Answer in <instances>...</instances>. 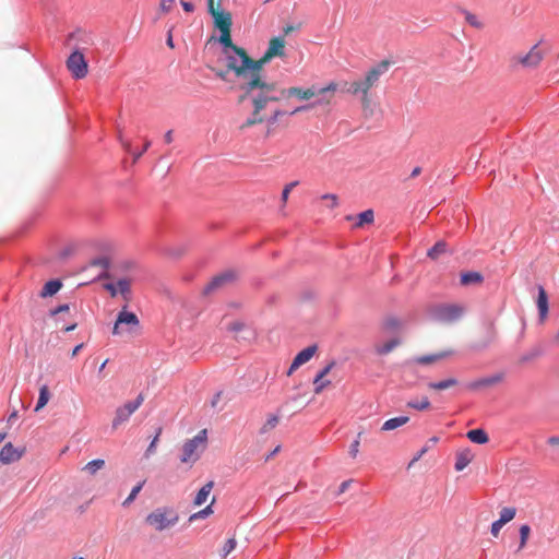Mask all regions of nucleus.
Returning <instances> with one entry per match:
<instances>
[{"instance_id": "1", "label": "nucleus", "mask_w": 559, "mask_h": 559, "mask_svg": "<svg viewBox=\"0 0 559 559\" xmlns=\"http://www.w3.org/2000/svg\"><path fill=\"white\" fill-rule=\"evenodd\" d=\"M224 56L227 69L233 71L238 79L246 81L241 88L250 96L253 105L252 114L240 126L241 130L263 122L264 118L261 111L270 102H278L284 97H296L299 100L307 102L293 109L289 112V115L293 116L309 111L316 107L331 105L334 94L337 91V84L335 82H330L323 87L311 85L309 87L293 86L278 90L276 84L267 83L261 78L262 62L252 60L242 48L231 47V50H228Z\"/></svg>"}, {"instance_id": "2", "label": "nucleus", "mask_w": 559, "mask_h": 559, "mask_svg": "<svg viewBox=\"0 0 559 559\" xmlns=\"http://www.w3.org/2000/svg\"><path fill=\"white\" fill-rule=\"evenodd\" d=\"M207 445V430H200L193 438L187 440L181 448L180 462L190 467L198 462Z\"/></svg>"}, {"instance_id": "3", "label": "nucleus", "mask_w": 559, "mask_h": 559, "mask_svg": "<svg viewBox=\"0 0 559 559\" xmlns=\"http://www.w3.org/2000/svg\"><path fill=\"white\" fill-rule=\"evenodd\" d=\"M179 520L178 513L169 507H160L148 513L145 523L155 531L162 532L174 526Z\"/></svg>"}, {"instance_id": "4", "label": "nucleus", "mask_w": 559, "mask_h": 559, "mask_svg": "<svg viewBox=\"0 0 559 559\" xmlns=\"http://www.w3.org/2000/svg\"><path fill=\"white\" fill-rule=\"evenodd\" d=\"M464 308L456 304H441L433 306L430 311V318L439 323H452L462 318Z\"/></svg>"}, {"instance_id": "5", "label": "nucleus", "mask_w": 559, "mask_h": 559, "mask_svg": "<svg viewBox=\"0 0 559 559\" xmlns=\"http://www.w3.org/2000/svg\"><path fill=\"white\" fill-rule=\"evenodd\" d=\"M221 1L207 0V12L213 17L214 26L218 31H228L231 28V14L219 10Z\"/></svg>"}, {"instance_id": "6", "label": "nucleus", "mask_w": 559, "mask_h": 559, "mask_svg": "<svg viewBox=\"0 0 559 559\" xmlns=\"http://www.w3.org/2000/svg\"><path fill=\"white\" fill-rule=\"evenodd\" d=\"M144 397L139 394L134 401L124 403L119 406L115 412V417L111 423L112 429H117L123 423L128 421L131 415L143 404Z\"/></svg>"}, {"instance_id": "7", "label": "nucleus", "mask_w": 559, "mask_h": 559, "mask_svg": "<svg viewBox=\"0 0 559 559\" xmlns=\"http://www.w3.org/2000/svg\"><path fill=\"white\" fill-rule=\"evenodd\" d=\"M67 68L76 80L85 78L88 72L87 61L79 49H75L67 59Z\"/></svg>"}, {"instance_id": "8", "label": "nucleus", "mask_w": 559, "mask_h": 559, "mask_svg": "<svg viewBox=\"0 0 559 559\" xmlns=\"http://www.w3.org/2000/svg\"><path fill=\"white\" fill-rule=\"evenodd\" d=\"M370 90H371V87L369 86V84H367L365 78L349 83L348 87L345 88V91L347 93L360 97L361 106H362L364 110H367L371 104V100L369 97Z\"/></svg>"}, {"instance_id": "9", "label": "nucleus", "mask_w": 559, "mask_h": 559, "mask_svg": "<svg viewBox=\"0 0 559 559\" xmlns=\"http://www.w3.org/2000/svg\"><path fill=\"white\" fill-rule=\"evenodd\" d=\"M544 56L545 50L539 46V44H536L530 49L527 53L516 56L514 59L524 68L534 69L540 63Z\"/></svg>"}, {"instance_id": "10", "label": "nucleus", "mask_w": 559, "mask_h": 559, "mask_svg": "<svg viewBox=\"0 0 559 559\" xmlns=\"http://www.w3.org/2000/svg\"><path fill=\"white\" fill-rule=\"evenodd\" d=\"M238 277V274L234 270H226L212 278V281L204 287V294H211L212 292L225 286L226 284L233 283Z\"/></svg>"}, {"instance_id": "11", "label": "nucleus", "mask_w": 559, "mask_h": 559, "mask_svg": "<svg viewBox=\"0 0 559 559\" xmlns=\"http://www.w3.org/2000/svg\"><path fill=\"white\" fill-rule=\"evenodd\" d=\"M121 324L128 325L130 331L140 325L139 318L135 313L128 311L127 306H124L117 316V320L112 329L114 335L120 334L119 325Z\"/></svg>"}, {"instance_id": "12", "label": "nucleus", "mask_w": 559, "mask_h": 559, "mask_svg": "<svg viewBox=\"0 0 559 559\" xmlns=\"http://www.w3.org/2000/svg\"><path fill=\"white\" fill-rule=\"evenodd\" d=\"M285 55V40L283 37H273L263 57L258 60L262 62V67L274 57H283Z\"/></svg>"}, {"instance_id": "13", "label": "nucleus", "mask_w": 559, "mask_h": 559, "mask_svg": "<svg viewBox=\"0 0 559 559\" xmlns=\"http://www.w3.org/2000/svg\"><path fill=\"white\" fill-rule=\"evenodd\" d=\"M25 451V447H14L11 442H8L0 450V463L11 464L17 462Z\"/></svg>"}, {"instance_id": "14", "label": "nucleus", "mask_w": 559, "mask_h": 559, "mask_svg": "<svg viewBox=\"0 0 559 559\" xmlns=\"http://www.w3.org/2000/svg\"><path fill=\"white\" fill-rule=\"evenodd\" d=\"M389 68L390 61L388 60H383L370 68L364 76L367 84H369L371 88L374 87L378 84L380 78L388 72Z\"/></svg>"}, {"instance_id": "15", "label": "nucleus", "mask_w": 559, "mask_h": 559, "mask_svg": "<svg viewBox=\"0 0 559 559\" xmlns=\"http://www.w3.org/2000/svg\"><path fill=\"white\" fill-rule=\"evenodd\" d=\"M389 68L390 61L388 60H383L370 68L364 76L367 84H369L371 88L374 87L378 84L380 78L388 72Z\"/></svg>"}, {"instance_id": "16", "label": "nucleus", "mask_w": 559, "mask_h": 559, "mask_svg": "<svg viewBox=\"0 0 559 559\" xmlns=\"http://www.w3.org/2000/svg\"><path fill=\"white\" fill-rule=\"evenodd\" d=\"M503 379L502 373H496L489 377L479 378L474 381H471L466 384V388L471 391H478L484 388L492 386L499 382H501Z\"/></svg>"}, {"instance_id": "17", "label": "nucleus", "mask_w": 559, "mask_h": 559, "mask_svg": "<svg viewBox=\"0 0 559 559\" xmlns=\"http://www.w3.org/2000/svg\"><path fill=\"white\" fill-rule=\"evenodd\" d=\"M537 308L539 322L544 323L548 314V297L543 286L538 287Z\"/></svg>"}, {"instance_id": "18", "label": "nucleus", "mask_w": 559, "mask_h": 559, "mask_svg": "<svg viewBox=\"0 0 559 559\" xmlns=\"http://www.w3.org/2000/svg\"><path fill=\"white\" fill-rule=\"evenodd\" d=\"M317 350L318 346L314 344L300 350L294 358V367H300L301 365L308 362L317 353Z\"/></svg>"}, {"instance_id": "19", "label": "nucleus", "mask_w": 559, "mask_h": 559, "mask_svg": "<svg viewBox=\"0 0 559 559\" xmlns=\"http://www.w3.org/2000/svg\"><path fill=\"white\" fill-rule=\"evenodd\" d=\"M213 487H214V481H212V480L204 484L197 492V495L193 499V504L202 506L203 503H205L210 497L211 491L213 490Z\"/></svg>"}, {"instance_id": "20", "label": "nucleus", "mask_w": 559, "mask_h": 559, "mask_svg": "<svg viewBox=\"0 0 559 559\" xmlns=\"http://www.w3.org/2000/svg\"><path fill=\"white\" fill-rule=\"evenodd\" d=\"M473 454L469 450H463L456 453L454 468L457 472L463 471L472 461Z\"/></svg>"}, {"instance_id": "21", "label": "nucleus", "mask_w": 559, "mask_h": 559, "mask_svg": "<svg viewBox=\"0 0 559 559\" xmlns=\"http://www.w3.org/2000/svg\"><path fill=\"white\" fill-rule=\"evenodd\" d=\"M408 421H409L408 416H399V417L390 418L383 423L381 430L382 431L394 430V429L407 424Z\"/></svg>"}, {"instance_id": "22", "label": "nucleus", "mask_w": 559, "mask_h": 559, "mask_svg": "<svg viewBox=\"0 0 559 559\" xmlns=\"http://www.w3.org/2000/svg\"><path fill=\"white\" fill-rule=\"evenodd\" d=\"M61 287H62V283L59 280L48 281L44 285V287H43V289H41L39 295L43 298L52 296V295L57 294Z\"/></svg>"}, {"instance_id": "23", "label": "nucleus", "mask_w": 559, "mask_h": 559, "mask_svg": "<svg viewBox=\"0 0 559 559\" xmlns=\"http://www.w3.org/2000/svg\"><path fill=\"white\" fill-rule=\"evenodd\" d=\"M466 436L472 442L477 444H485L489 440L487 432L480 428L469 430Z\"/></svg>"}, {"instance_id": "24", "label": "nucleus", "mask_w": 559, "mask_h": 559, "mask_svg": "<svg viewBox=\"0 0 559 559\" xmlns=\"http://www.w3.org/2000/svg\"><path fill=\"white\" fill-rule=\"evenodd\" d=\"M460 281L462 285L479 284L484 281V277L479 272L471 271L462 273Z\"/></svg>"}, {"instance_id": "25", "label": "nucleus", "mask_w": 559, "mask_h": 559, "mask_svg": "<svg viewBox=\"0 0 559 559\" xmlns=\"http://www.w3.org/2000/svg\"><path fill=\"white\" fill-rule=\"evenodd\" d=\"M447 356H448V353L442 352V353H438V354L418 356V357H415L413 359V361L418 365H429V364L436 362L440 359H443Z\"/></svg>"}, {"instance_id": "26", "label": "nucleus", "mask_w": 559, "mask_h": 559, "mask_svg": "<svg viewBox=\"0 0 559 559\" xmlns=\"http://www.w3.org/2000/svg\"><path fill=\"white\" fill-rule=\"evenodd\" d=\"M118 294H121L126 301L131 299L130 281L128 278H119L117 281Z\"/></svg>"}, {"instance_id": "27", "label": "nucleus", "mask_w": 559, "mask_h": 559, "mask_svg": "<svg viewBox=\"0 0 559 559\" xmlns=\"http://www.w3.org/2000/svg\"><path fill=\"white\" fill-rule=\"evenodd\" d=\"M49 399H50V393H49L48 385L44 384L39 389V396L37 400V404L35 406V412H38L39 409H41L48 403Z\"/></svg>"}, {"instance_id": "28", "label": "nucleus", "mask_w": 559, "mask_h": 559, "mask_svg": "<svg viewBox=\"0 0 559 559\" xmlns=\"http://www.w3.org/2000/svg\"><path fill=\"white\" fill-rule=\"evenodd\" d=\"M457 384L455 378H448L437 382H429L428 388L432 390H445Z\"/></svg>"}, {"instance_id": "29", "label": "nucleus", "mask_w": 559, "mask_h": 559, "mask_svg": "<svg viewBox=\"0 0 559 559\" xmlns=\"http://www.w3.org/2000/svg\"><path fill=\"white\" fill-rule=\"evenodd\" d=\"M215 502V498L213 497L212 498V501L210 504H207L204 509L193 513L190 515L189 518V522H193V521H197V520H200V519H205L207 516H210L214 511H213V503Z\"/></svg>"}, {"instance_id": "30", "label": "nucleus", "mask_w": 559, "mask_h": 559, "mask_svg": "<svg viewBox=\"0 0 559 559\" xmlns=\"http://www.w3.org/2000/svg\"><path fill=\"white\" fill-rule=\"evenodd\" d=\"M105 461L103 459H95L90 461L84 467L83 471L88 473L90 475H95L99 469L104 468Z\"/></svg>"}, {"instance_id": "31", "label": "nucleus", "mask_w": 559, "mask_h": 559, "mask_svg": "<svg viewBox=\"0 0 559 559\" xmlns=\"http://www.w3.org/2000/svg\"><path fill=\"white\" fill-rule=\"evenodd\" d=\"M219 32H221V36H219L218 40L223 46V53H226L228 50H231V47H237L231 41L230 29L219 31Z\"/></svg>"}, {"instance_id": "32", "label": "nucleus", "mask_w": 559, "mask_h": 559, "mask_svg": "<svg viewBox=\"0 0 559 559\" xmlns=\"http://www.w3.org/2000/svg\"><path fill=\"white\" fill-rule=\"evenodd\" d=\"M401 341L399 338H392L389 342L380 345L376 348L379 355H386L391 353L396 346H399Z\"/></svg>"}, {"instance_id": "33", "label": "nucleus", "mask_w": 559, "mask_h": 559, "mask_svg": "<svg viewBox=\"0 0 559 559\" xmlns=\"http://www.w3.org/2000/svg\"><path fill=\"white\" fill-rule=\"evenodd\" d=\"M447 250V243L444 241L436 242L427 252V255L430 259H437L440 254L444 253Z\"/></svg>"}, {"instance_id": "34", "label": "nucleus", "mask_w": 559, "mask_h": 559, "mask_svg": "<svg viewBox=\"0 0 559 559\" xmlns=\"http://www.w3.org/2000/svg\"><path fill=\"white\" fill-rule=\"evenodd\" d=\"M519 533H520V544H519L516 551H521L526 546L528 537H530V533H531L530 525H527V524L521 525Z\"/></svg>"}, {"instance_id": "35", "label": "nucleus", "mask_w": 559, "mask_h": 559, "mask_svg": "<svg viewBox=\"0 0 559 559\" xmlns=\"http://www.w3.org/2000/svg\"><path fill=\"white\" fill-rule=\"evenodd\" d=\"M373 218H374V214H373V211L372 210H366L361 213L358 214L357 216V222H356V226L357 227H361L362 225L365 224H370L373 222Z\"/></svg>"}, {"instance_id": "36", "label": "nucleus", "mask_w": 559, "mask_h": 559, "mask_svg": "<svg viewBox=\"0 0 559 559\" xmlns=\"http://www.w3.org/2000/svg\"><path fill=\"white\" fill-rule=\"evenodd\" d=\"M516 514V509L513 507H506L500 511L499 514V521L502 522L504 525L512 521Z\"/></svg>"}, {"instance_id": "37", "label": "nucleus", "mask_w": 559, "mask_h": 559, "mask_svg": "<svg viewBox=\"0 0 559 559\" xmlns=\"http://www.w3.org/2000/svg\"><path fill=\"white\" fill-rule=\"evenodd\" d=\"M407 407L417 409V411H425L430 407V402L427 396H424L420 401L412 400L407 402Z\"/></svg>"}, {"instance_id": "38", "label": "nucleus", "mask_w": 559, "mask_h": 559, "mask_svg": "<svg viewBox=\"0 0 559 559\" xmlns=\"http://www.w3.org/2000/svg\"><path fill=\"white\" fill-rule=\"evenodd\" d=\"M145 484V480H142L140 481L138 485H135L131 492L129 493V496L124 499V501L122 502V506L123 507H128L130 506L136 498V496L139 495V492L142 490L143 486Z\"/></svg>"}, {"instance_id": "39", "label": "nucleus", "mask_w": 559, "mask_h": 559, "mask_svg": "<svg viewBox=\"0 0 559 559\" xmlns=\"http://www.w3.org/2000/svg\"><path fill=\"white\" fill-rule=\"evenodd\" d=\"M278 420H280V416L276 415V414H272L267 417V420L266 423L263 425V427L261 428V433H265L267 432L269 430L273 429L276 427V425L278 424Z\"/></svg>"}, {"instance_id": "40", "label": "nucleus", "mask_w": 559, "mask_h": 559, "mask_svg": "<svg viewBox=\"0 0 559 559\" xmlns=\"http://www.w3.org/2000/svg\"><path fill=\"white\" fill-rule=\"evenodd\" d=\"M160 433H162V428L159 427L156 431L155 437L153 438V440L151 441V443L148 444V447L145 451L146 457H150L152 454H154L156 452V447H157V442L159 440Z\"/></svg>"}, {"instance_id": "41", "label": "nucleus", "mask_w": 559, "mask_h": 559, "mask_svg": "<svg viewBox=\"0 0 559 559\" xmlns=\"http://www.w3.org/2000/svg\"><path fill=\"white\" fill-rule=\"evenodd\" d=\"M237 546V542L234 537L228 538L222 548V558H226Z\"/></svg>"}, {"instance_id": "42", "label": "nucleus", "mask_w": 559, "mask_h": 559, "mask_svg": "<svg viewBox=\"0 0 559 559\" xmlns=\"http://www.w3.org/2000/svg\"><path fill=\"white\" fill-rule=\"evenodd\" d=\"M362 432H359L357 438L352 442L349 447V455L355 459L359 452L360 437Z\"/></svg>"}, {"instance_id": "43", "label": "nucleus", "mask_w": 559, "mask_h": 559, "mask_svg": "<svg viewBox=\"0 0 559 559\" xmlns=\"http://www.w3.org/2000/svg\"><path fill=\"white\" fill-rule=\"evenodd\" d=\"M298 183H299L298 181H292V182H289L288 185H286V186L284 187V189H283V191H282V197H281V199H282V202H283V203H286V202H287V199H288V195H289L290 191H292L296 186H298Z\"/></svg>"}, {"instance_id": "44", "label": "nucleus", "mask_w": 559, "mask_h": 559, "mask_svg": "<svg viewBox=\"0 0 559 559\" xmlns=\"http://www.w3.org/2000/svg\"><path fill=\"white\" fill-rule=\"evenodd\" d=\"M335 362L334 361H331L330 364H328L323 369H321L317 376H316V382H319L320 380H322L331 370L332 368L334 367Z\"/></svg>"}, {"instance_id": "45", "label": "nucleus", "mask_w": 559, "mask_h": 559, "mask_svg": "<svg viewBox=\"0 0 559 559\" xmlns=\"http://www.w3.org/2000/svg\"><path fill=\"white\" fill-rule=\"evenodd\" d=\"M152 142L150 140H146L143 147L140 148L139 152H133L132 155H133V163H136L140 157L150 148Z\"/></svg>"}, {"instance_id": "46", "label": "nucleus", "mask_w": 559, "mask_h": 559, "mask_svg": "<svg viewBox=\"0 0 559 559\" xmlns=\"http://www.w3.org/2000/svg\"><path fill=\"white\" fill-rule=\"evenodd\" d=\"M465 19H466V22L476 27V28H480L481 27V23L478 21L477 16L469 13V12H465Z\"/></svg>"}, {"instance_id": "47", "label": "nucleus", "mask_w": 559, "mask_h": 559, "mask_svg": "<svg viewBox=\"0 0 559 559\" xmlns=\"http://www.w3.org/2000/svg\"><path fill=\"white\" fill-rule=\"evenodd\" d=\"M222 395H223V392L222 391H218L214 394V396L212 397L211 400V406L212 408L214 409H218L221 411L223 408L222 405H219L221 403V399H222Z\"/></svg>"}, {"instance_id": "48", "label": "nucleus", "mask_w": 559, "mask_h": 559, "mask_svg": "<svg viewBox=\"0 0 559 559\" xmlns=\"http://www.w3.org/2000/svg\"><path fill=\"white\" fill-rule=\"evenodd\" d=\"M331 383L330 380H320L319 382H316V378L313 379V384H314V393L316 394H320L324 388H326L329 384Z\"/></svg>"}, {"instance_id": "49", "label": "nucleus", "mask_w": 559, "mask_h": 559, "mask_svg": "<svg viewBox=\"0 0 559 559\" xmlns=\"http://www.w3.org/2000/svg\"><path fill=\"white\" fill-rule=\"evenodd\" d=\"M322 200H329V203L330 204V207L331 209H334L336 206H338V198L336 194H333V193H326V194H323L321 197Z\"/></svg>"}, {"instance_id": "50", "label": "nucleus", "mask_w": 559, "mask_h": 559, "mask_svg": "<svg viewBox=\"0 0 559 559\" xmlns=\"http://www.w3.org/2000/svg\"><path fill=\"white\" fill-rule=\"evenodd\" d=\"M283 115H285V111L281 110V109H276L273 115L271 117L267 118V123L270 126H273L277 122L278 118L282 117Z\"/></svg>"}, {"instance_id": "51", "label": "nucleus", "mask_w": 559, "mask_h": 559, "mask_svg": "<svg viewBox=\"0 0 559 559\" xmlns=\"http://www.w3.org/2000/svg\"><path fill=\"white\" fill-rule=\"evenodd\" d=\"M400 326V321L396 318H390L385 320L384 328L386 330H395Z\"/></svg>"}, {"instance_id": "52", "label": "nucleus", "mask_w": 559, "mask_h": 559, "mask_svg": "<svg viewBox=\"0 0 559 559\" xmlns=\"http://www.w3.org/2000/svg\"><path fill=\"white\" fill-rule=\"evenodd\" d=\"M70 309L69 305L68 304H62V305H59L58 307H56L55 309H51L49 311V314L51 317H56L57 314L61 313V312H66Z\"/></svg>"}, {"instance_id": "53", "label": "nucleus", "mask_w": 559, "mask_h": 559, "mask_svg": "<svg viewBox=\"0 0 559 559\" xmlns=\"http://www.w3.org/2000/svg\"><path fill=\"white\" fill-rule=\"evenodd\" d=\"M503 525L504 524L502 522H500L499 520L492 522L491 527H490L491 535L497 537Z\"/></svg>"}, {"instance_id": "54", "label": "nucleus", "mask_w": 559, "mask_h": 559, "mask_svg": "<svg viewBox=\"0 0 559 559\" xmlns=\"http://www.w3.org/2000/svg\"><path fill=\"white\" fill-rule=\"evenodd\" d=\"M117 283H106L104 284V288L110 294L111 297H116L118 295Z\"/></svg>"}, {"instance_id": "55", "label": "nucleus", "mask_w": 559, "mask_h": 559, "mask_svg": "<svg viewBox=\"0 0 559 559\" xmlns=\"http://www.w3.org/2000/svg\"><path fill=\"white\" fill-rule=\"evenodd\" d=\"M243 328H245V323H243V322H241V321H235V322H233V323H230V324H229L228 330H229L230 332L238 333V332H240L241 330H243Z\"/></svg>"}, {"instance_id": "56", "label": "nucleus", "mask_w": 559, "mask_h": 559, "mask_svg": "<svg viewBox=\"0 0 559 559\" xmlns=\"http://www.w3.org/2000/svg\"><path fill=\"white\" fill-rule=\"evenodd\" d=\"M174 4V0H160V10L164 13H168Z\"/></svg>"}, {"instance_id": "57", "label": "nucleus", "mask_w": 559, "mask_h": 559, "mask_svg": "<svg viewBox=\"0 0 559 559\" xmlns=\"http://www.w3.org/2000/svg\"><path fill=\"white\" fill-rule=\"evenodd\" d=\"M540 354H542V353H540V350H539V349H535V350H533V352H531V353H528V354L524 355V356L521 358V360H522V361H528V360H531V359H533V358H535V357L539 356Z\"/></svg>"}, {"instance_id": "58", "label": "nucleus", "mask_w": 559, "mask_h": 559, "mask_svg": "<svg viewBox=\"0 0 559 559\" xmlns=\"http://www.w3.org/2000/svg\"><path fill=\"white\" fill-rule=\"evenodd\" d=\"M94 265H100L103 266L105 270H107L109 267V261L108 259L106 258H99V259H96L94 260L93 262Z\"/></svg>"}, {"instance_id": "59", "label": "nucleus", "mask_w": 559, "mask_h": 559, "mask_svg": "<svg viewBox=\"0 0 559 559\" xmlns=\"http://www.w3.org/2000/svg\"><path fill=\"white\" fill-rule=\"evenodd\" d=\"M180 3L183 8V10L186 12H193L194 11V5L193 3L189 2V1H185V0H180Z\"/></svg>"}, {"instance_id": "60", "label": "nucleus", "mask_w": 559, "mask_h": 559, "mask_svg": "<svg viewBox=\"0 0 559 559\" xmlns=\"http://www.w3.org/2000/svg\"><path fill=\"white\" fill-rule=\"evenodd\" d=\"M350 483H352V480H345V481H343V483L340 485V487H338V489H337V492H336V493H337V495H342L343 492H345V491L348 489V487L350 486Z\"/></svg>"}, {"instance_id": "61", "label": "nucleus", "mask_w": 559, "mask_h": 559, "mask_svg": "<svg viewBox=\"0 0 559 559\" xmlns=\"http://www.w3.org/2000/svg\"><path fill=\"white\" fill-rule=\"evenodd\" d=\"M173 140H174V138H173V131H171V130H168V131L164 134V141H165L166 143H168V144H169V143H171V142H173Z\"/></svg>"}, {"instance_id": "62", "label": "nucleus", "mask_w": 559, "mask_h": 559, "mask_svg": "<svg viewBox=\"0 0 559 559\" xmlns=\"http://www.w3.org/2000/svg\"><path fill=\"white\" fill-rule=\"evenodd\" d=\"M120 142L127 152L132 153L131 143L128 140H123L122 138H120Z\"/></svg>"}, {"instance_id": "63", "label": "nucleus", "mask_w": 559, "mask_h": 559, "mask_svg": "<svg viewBox=\"0 0 559 559\" xmlns=\"http://www.w3.org/2000/svg\"><path fill=\"white\" fill-rule=\"evenodd\" d=\"M547 442L551 445L559 444V437L558 436L550 437V438H548Z\"/></svg>"}, {"instance_id": "64", "label": "nucleus", "mask_w": 559, "mask_h": 559, "mask_svg": "<svg viewBox=\"0 0 559 559\" xmlns=\"http://www.w3.org/2000/svg\"><path fill=\"white\" fill-rule=\"evenodd\" d=\"M420 173H421V168H420V167H415V168L412 170L411 177H412V178H415V177H417Z\"/></svg>"}]
</instances>
